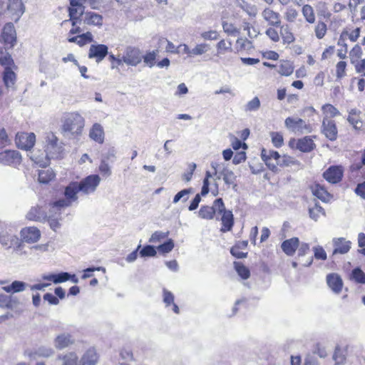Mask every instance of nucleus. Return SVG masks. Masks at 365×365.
Returning a JSON list of instances; mask_svg holds the SVG:
<instances>
[{"label": "nucleus", "mask_w": 365, "mask_h": 365, "mask_svg": "<svg viewBox=\"0 0 365 365\" xmlns=\"http://www.w3.org/2000/svg\"><path fill=\"white\" fill-rule=\"evenodd\" d=\"M78 192H81L78 188V182H71L65 188V198L60 199L52 205L49 210L48 224L53 231L56 232L61 227V210L71 206L73 202L78 200L77 194Z\"/></svg>", "instance_id": "nucleus-1"}, {"label": "nucleus", "mask_w": 365, "mask_h": 365, "mask_svg": "<svg viewBox=\"0 0 365 365\" xmlns=\"http://www.w3.org/2000/svg\"><path fill=\"white\" fill-rule=\"evenodd\" d=\"M45 153L46 155L40 156L31 152V159L40 167L45 168L50 159L58 158L63 151V147L58 143L57 137L53 133H48L46 138Z\"/></svg>", "instance_id": "nucleus-2"}, {"label": "nucleus", "mask_w": 365, "mask_h": 365, "mask_svg": "<svg viewBox=\"0 0 365 365\" xmlns=\"http://www.w3.org/2000/svg\"><path fill=\"white\" fill-rule=\"evenodd\" d=\"M62 133L64 135H78L84 127V118L78 113H70L63 117Z\"/></svg>", "instance_id": "nucleus-3"}, {"label": "nucleus", "mask_w": 365, "mask_h": 365, "mask_svg": "<svg viewBox=\"0 0 365 365\" xmlns=\"http://www.w3.org/2000/svg\"><path fill=\"white\" fill-rule=\"evenodd\" d=\"M21 0H0V15H6L15 21L24 12Z\"/></svg>", "instance_id": "nucleus-4"}, {"label": "nucleus", "mask_w": 365, "mask_h": 365, "mask_svg": "<svg viewBox=\"0 0 365 365\" xmlns=\"http://www.w3.org/2000/svg\"><path fill=\"white\" fill-rule=\"evenodd\" d=\"M224 209V202L222 198L214 200L212 206H202L198 212L200 217L206 220H212L216 213H221Z\"/></svg>", "instance_id": "nucleus-5"}, {"label": "nucleus", "mask_w": 365, "mask_h": 365, "mask_svg": "<svg viewBox=\"0 0 365 365\" xmlns=\"http://www.w3.org/2000/svg\"><path fill=\"white\" fill-rule=\"evenodd\" d=\"M143 59V53L140 49L135 46H128L125 48L123 60L128 66H136Z\"/></svg>", "instance_id": "nucleus-6"}, {"label": "nucleus", "mask_w": 365, "mask_h": 365, "mask_svg": "<svg viewBox=\"0 0 365 365\" xmlns=\"http://www.w3.org/2000/svg\"><path fill=\"white\" fill-rule=\"evenodd\" d=\"M284 124L289 130L294 133L302 134L311 132L309 125L299 118L288 117L285 119Z\"/></svg>", "instance_id": "nucleus-7"}, {"label": "nucleus", "mask_w": 365, "mask_h": 365, "mask_svg": "<svg viewBox=\"0 0 365 365\" xmlns=\"http://www.w3.org/2000/svg\"><path fill=\"white\" fill-rule=\"evenodd\" d=\"M21 163V155L17 150H6L0 152V163L14 168L17 167Z\"/></svg>", "instance_id": "nucleus-8"}, {"label": "nucleus", "mask_w": 365, "mask_h": 365, "mask_svg": "<svg viewBox=\"0 0 365 365\" xmlns=\"http://www.w3.org/2000/svg\"><path fill=\"white\" fill-rule=\"evenodd\" d=\"M101 182L98 175H91L78 182V188L84 194L93 192Z\"/></svg>", "instance_id": "nucleus-9"}, {"label": "nucleus", "mask_w": 365, "mask_h": 365, "mask_svg": "<svg viewBox=\"0 0 365 365\" xmlns=\"http://www.w3.org/2000/svg\"><path fill=\"white\" fill-rule=\"evenodd\" d=\"M0 41L4 43L6 48L14 47L16 42V34L12 23H8L4 26Z\"/></svg>", "instance_id": "nucleus-10"}, {"label": "nucleus", "mask_w": 365, "mask_h": 365, "mask_svg": "<svg viewBox=\"0 0 365 365\" xmlns=\"http://www.w3.org/2000/svg\"><path fill=\"white\" fill-rule=\"evenodd\" d=\"M344 168L341 165H331L324 172L323 177L329 182L336 184L342 180Z\"/></svg>", "instance_id": "nucleus-11"}, {"label": "nucleus", "mask_w": 365, "mask_h": 365, "mask_svg": "<svg viewBox=\"0 0 365 365\" xmlns=\"http://www.w3.org/2000/svg\"><path fill=\"white\" fill-rule=\"evenodd\" d=\"M280 155L277 151L267 150L262 148L261 152L262 160L265 163L266 165L273 172L277 171L276 163H277Z\"/></svg>", "instance_id": "nucleus-12"}, {"label": "nucleus", "mask_w": 365, "mask_h": 365, "mask_svg": "<svg viewBox=\"0 0 365 365\" xmlns=\"http://www.w3.org/2000/svg\"><path fill=\"white\" fill-rule=\"evenodd\" d=\"M361 48L358 45H356L350 51L351 62L359 73L364 72L365 70V59H361Z\"/></svg>", "instance_id": "nucleus-13"}, {"label": "nucleus", "mask_w": 365, "mask_h": 365, "mask_svg": "<svg viewBox=\"0 0 365 365\" xmlns=\"http://www.w3.org/2000/svg\"><path fill=\"white\" fill-rule=\"evenodd\" d=\"M81 14H82V18L80 19V21H82L84 24L95 26L99 28L102 26L103 21L102 15L89 11H86V12L81 11Z\"/></svg>", "instance_id": "nucleus-14"}, {"label": "nucleus", "mask_w": 365, "mask_h": 365, "mask_svg": "<svg viewBox=\"0 0 365 365\" xmlns=\"http://www.w3.org/2000/svg\"><path fill=\"white\" fill-rule=\"evenodd\" d=\"M108 48L104 44H93L88 52L89 58H95L97 63L101 62L108 54Z\"/></svg>", "instance_id": "nucleus-15"}, {"label": "nucleus", "mask_w": 365, "mask_h": 365, "mask_svg": "<svg viewBox=\"0 0 365 365\" xmlns=\"http://www.w3.org/2000/svg\"><path fill=\"white\" fill-rule=\"evenodd\" d=\"M36 135L33 133H21L16 137V144L21 149L29 150L35 144Z\"/></svg>", "instance_id": "nucleus-16"}, {"label": "nucleus", "mask_w": 365, "mask_h": 365, "mask_svg": "<svg viewBox=\"0 0 365 365\" xmlns=\"http://www.w3.org/2000/svg\"><path fill=\"white\" fill-rule=\"evenodd\" d=\"M99 354L94 347L87 349L78 359V365H96Z\"/></svg>", "instance_id": "nucleus-17"}, {"label": "nucleus", "mask_w": 365, "mask_h": 365, "mask_svg": "<svg viewBox=\"0 0 365 365\" xmlns=\"http://www.w3.org/2000/svg\"><path fill=\"white\" fill-rule=\"evenodd\" d=\"M48 216L49 215H47L46 212L39 205L32 207L26 215L29 220H34L41 222H48Z\"/></svg>", "instance_id": "nucleus-18"}, {"label": "nucleus", "mask_w": 365, "mask_h": 365, "mask_svg": "<svg viewBox=\"0 0 365 365\" xmlns=\"http://www.w3.org/2000/svg\"><path fill=\"white\" fill-rule=\"evenodd\" d=\"M21 236L24 242L34 243L39 240L41 233L39 230L36 227H30L22 229Z\"/></svg>", "instance_id": "nucleus-19"}, {"label": "nucleus", "mask_w": 365, "mask_h": 365, "mask_svg": "<svg viewBox=\"0 0 365 365\" xmlns=\"http://www.w3.org/2000/svg\"><path fill=\"white\" fill-rule=\"evenodd\" d=\"M322 132L330 140H335L337 138V128L335 123L326 118L322 122Z\"/></svg>", "instance_id": "nucleus-20"}, {"label": "nucleus", "mask_w": 365, "mask_h": 365, "mask_svg": "<svg viewBox=\"0 0 365 365\" xmlns=\"http://www.w3.org/2000/svg\"><path fill=\"white\" fill-rule=\"evenodd\" d=\"M217 214L222 215L221 221L222 227L220 229V231L222 232H226L231 230L234 225V217L232 212L231 210H226L225 206L224 205V209L222 210V212Z\"/></svg>", "instance_id": "nucleus-21"}, {"label": "nucleus", "mask_w": 365, "mask_h": 365, "mask_svg": "<svg viewBox=\"0 0 365 365\" xmlns=\"http://www.w3.org/2000/svg\"><path fill=\"white\" fill-rule=\"evenodd\" d=\"M333 245L334 246L332 253L333 255L336 254H346L351 248V242L346 241L343 237L334 238L333 240Z\"/></svg>", "instance_id": "nucleus-22"}, {"label": "nucleus", "mask_w": 365, "mask_h": 365, "mask_svg": "<svg viewBox=\"0 0 365 365\" xmlns=\"http://www.w3.org/2000/svg\"><path fill=\"white\" fill-rule=\"evenodd\" d=\"M327 283L334 292L339 293L341 291L343 282L341 278L337 274H329L327 276Z\"/></svg>", "instance_id": "nucleus-23"}, {"label": "nucleus", "mask_w": 365, "mask_h": 365, "mask_svg": "<svg viewBox=\"0 0 365 365\" xmlns=\"http://www.w3.org/2000/svg\"><path fill=\"white\" fill-rule=\"evenodd\" d=\"M299 246V240L298 237H292L291 239L286 240L281 245L282 250L288 256L294 255Z\"/></svg>", "instance_id": "nucleus-24"}, {"label": "nucleus", "mask_w": 365, "mask_h": 365, "mask_svg": "<svg viewBox=\"0 0 365 365\" xmlns=\"http://www.w3.org/2000/svg\"><path fill=\"white\" fill-rule=\"evenodd\" d=\"M316 147L315 143L311 136H305L298 139L297 141L296 148L303 153H309L313 150Z\"/></svg>", "instance_id": "nucleus-25"}, {"label": "nucleus", "mask_w": 365, "mask_h": 365, "mask_svg": "<svg viewBox=\"0 0 365 365\" xmlns=\"http://www.w3.org/2000/svg\"><path fill=\"white\" fill-rule=\"evenodd\" d=\"M220 175H222L225 183L227 185H232L234 189L237 187V176L232 170L228 168L227 166H223L222 169L220 170Z\"/></svg>", "instance_id": "nucleus-26"}, {"label": "nucleus", "mask_w": 365, "mask_h": 365, "mask_svg": "<svg viewBox=\"0 0 365 365\" xmlns=\"http://www.w3.org/2000/svg\"><path fill=\"white\" fill-rule=\"evenodd\" d=\"M262 15L264 20L268 21L270 25L274 26L280 25L279 14L273 10L267 8L262 11Z\"/></svg>", "instance_id": "nucleus-27"}, {"label": "nucleus", "mask_w": 365, "mask_h": 365, "mask_svg": "<svg viewBox=\"0 0 365 365\" xmlns=\"http://www.w3.org/2000/svg\"><path fill=\"white\" fill-rule=\"evenodd\" d=\"M90 138L98 143L104 141V130L99 123H95L90 130Z\"/></svg>", "instance_id": "nucleus-28"}, {"label": "nucleus", "mask_w": 365, "mask_h": 365, "mask_svg": "<svg viewBox=\"0 0 365 365\" xmlns=\"http://www.w3.org/2000/svg\"><path fill=\"white\" fill-rule=\"evenodd\" d=\"M361 112L356 109H352L349 112L348 121L353 125L356 130H361L364 126V123L360 118Z\"/></svg>", "instance_id": "nucleus-29"}, {"label": "nucleus", "mask_w": 365, "mask_h": 365, "mask_svg": "<svg viewBox=\"0 0 365 365\" xmlns=\"http://www.w3.org/2000/svg\"><path fill=\"white\" fill-rule=\"evenodd\" d=\"M68 41L71 43H76L80 46H83L88 43L92 42L93 37L91 32L87 31L86 33L69 38Z\"/></svg>", "instance_id": "nucleus-30"}, {"label": "nucleus", "mask_w": 365, "mask_h": 365, "mask_svg": "<svg viewBox=\"0 0 365 365\" xmlns=\"http://www.w3.org/2000/svg\"><path fill=\"white\" fill-rule=\"evenodd\" d=\"M70 274L68 272H60L58 274H51L43 275L42 278L45 280L51 281L55 284L62 283L69 280Z\"/></svg>", "instance_id": "nucleus-31"}, {"label": "nucleus", "mask_w": 365, "mask_h": 365, "mask_svg": "<svg viewBox=\"0 0 365 365\" xmlns=\"http://www.w3.org/2000/svg\"><path fill=\"white\" fill-rule=\"evenodd\" d=\"M347 355V346H337L335 349L333 359L335 361L336 364H343L346 359V356Z\"/></svg>", "instance_id": "nucleus-32"}, {"label": "nucleus", "mask_w": 365, "mask_h": 365, "mask_svg": "<svg viewBox=\"0 0 365 365\" xmlns=\"http://www.w3.org/2000/svg\"><path fill=\"white\" fill-rule=\"evenodd\" d=\"M55 177V173L52 169L41 170L38 172V180L41 183L46 184Z\"/></svg>", "instance_id": "nucleus-33"}, {"label": "nucleus", "mask_w": 365, "mask_h": 365, "mask_svg": "<svg viewBox=\"0 0 365 365\" xmlns=\"http://www.w3.org/2000/svg\"><path fill=\"white\" fill-rule=\"evenodd\" d=\"M234 267L238 275L243 279H247L250 276V269L242 263L239 262H234Z\"/></svg>", "instance_id": "nucleus-34"}, {"label": "nucleus", "mask_w": 365, "mask_h": 365, "mask_svg": "<svg viewBox=\"0 0 365 365\" xmlns=\"http://www.w3.org/2000/svg\"><path fill=\"white\" fill-rule=\"evenodd\" d=\"M16 75L11 68H5L3 80L6 87H11L14 84Z\"/></svg>", "instance_id": "nucleus-35"}, {"label": "nucleus", "mask_w": 365, "mask_h": 365, "mask_svg": "<svg viewBox=\"0 0 365 365\" xmlns=\"http://www.w3.org/2000/svg\"><path fill=\"white\" fill-rule=\"evenodd\" d=\"M237 5L245 11L249 16H255L257 14V8L254 5L249 4L244 0H237Z\"/></svg>", "instance_id": "nucleus-36"}, {"label": "nucleus", "mask_w": 365, "mask_h": 365, "mask_svg": "<svg viewBox=\"0 0 365 365\" xmlns=\"http://www.w3.org/2000/svg\"><path fill=\"white\" fill-rule=\"evenodd\" d=\"M313 194L323 202H327L330 197L329 193L322 186L319 185H316Z\"/></svg>", "instance_id": "nucleus-37"}, {"label": "nucleus", "mask_w": 365, "mask_h": 365, "mask_svg": "<svg viewBox=\"0 0 365 365\" xmlns=\"http://www.w3.org/2000/svg\"><path fill=\"white\" fill-rule=\"evenodd\" d=\"M350 279L356 283L364 284L365 274L359 267H356L352 270Z\"/></svg>", "instance_id": "nucleus-38"}, {"label": "nucleus", "mask_w": 365, "mask_h": 365, "mask_svg": "<svg viewBox=\"0 0 365 365\" xmlns=\"http://www.w3.org/2000/svg\"><path fill=\"white\" fill-rule=\"evenodd\" d=\"M302 14L305 18L306 21L310 24H313L315 21V15L313 8L308 4L304 5L302 7Z\"/></svg>", "instance_id": "nucleus-39"}, {"label": "nucleus", "mask_w": 365, "mask_h": 365, "mask_svg": "<svg viewBox=\"0 0 365 365\" xmlns=\"http://www.w3.org/2000/svg\"><path fill=\"white\" fill-rule=\"evenodd\" d=\"M192 192V188L184 189L181 191L178 192L173 198V203L176 204L180 200H182L183 202H186L189 198V195Z\"/></svg>", "instance_id": "nucleus-40"}, {"label": "nucleus", "mask_w": 365, "mask_h": 365, "mask_svg": "<svg viewBox=\"0 0 365 365\" xmlns=\"http://www.w3.org/2000/svg\"><path fill=\"white\" fill-rule=\"evenodd\" d=\"M309 214L310 218L317 221L319 214L324 215V210L318 202H315L314 207L309 208Z\"/></svg>", "instance_id": "nucleus-41"}, {"label": "nucleus", "mask_w": 365, "mask_h": 365, "mask_svg": "<svg viewBox=\"0 0 365 365\" xmlns=\"http://www.w3.org/2000/svg\"><path fill=\"white\" fill-rule=\"evenodd\" d=\"M294 68L289 61H283L277 70L278 73L282 76H288L293 73Z\"/></svg>", "instance_id": "nucleus-42"}, {"label": "nucleus", "mask_w": 365, "mask_h": 365, "mask_svg": "<svg viewBox=\"0 0 365 365\" xmlns=\"http://www.w3.org/2000/svg\"><path fill=\"white\" fill-rule=\"evenodd\" d=\"M261 103L258 97H255L251 101L247 102L245 106V110L246 112L256 111L260 108Z\"/></svg>", "instance_id": "nucleus-43"}, {"label": "nucleus", "mask_w": 365, "mask_h": 365, "mask_svg": "<svg viewBox=\"0 0 365 365\" xmlns=\"http://www.w3.org/2000/svg\"><path fill=\"white\" fill-rule=\"evenodd\" d=\"M281 36L284 43H290L294 41V37L292 33L289 31L288 26H282Z\"/></svg>", "instance_id": "nucleus-44"}, {"label": "nucleus", "mask_w": 365, "mask_h": 365, "mask_svg": "<svg viewBox=\"0 0 365 365\" xmlns=\"http://www.w3.org/2000/svg\"><path fill=\"white\" fill-rule=\"evenodd\" d=\"M158 53V50H154L148 52L145 56L143 55L144 63H146L150 68H152L155 64L156 56Z\"/></svg>", "instance_id": "nucleus-45"}, {"label": "nucleus", "mask_w": 365, "mask_h": 365, "mask_svg": "<svg viewBox=\"0 0 365 365\" xmlns=\"http://www.w3.org/2000/svg\"><path fill=\"white\" fill-rule=\"evenodd\" d=\"M62 365H78V359L75 353H69L62 358Z\"/></svg>", "instance_id": "nucleus-46"}, {"label": "nucleus", "mask_w": 365, "mask_h": 365, "mask_svg": "<svg viewBox=\"0 0 365 365\" xmlns=\"http://www.w3.org/2000/svg\"><path fill=\"white\" fill-rule=\"evenodd\" d=\"M68 10L69 17H73V18H77V19L82 18V14H81V11L83 12H86V11H85V6H76L73 7L70 5Z\"/></svg>", "instance_id": "nucleus-47"}, {"label": "nucleus", "mask_w": 365, "mask_h": 365, "mask_svg": "<svg viewBox=\"0 0 365 365\" xmlns=\"http://www.w3.org/2000/svg\"><path fill=\"white\" fill-rule=\"evenodd\" d=\"M157 254L156 250L153 245H145L140 251V256L145 257H154Z\"/></svg>", "instance_id": "nucleus-48"}, {"label": "nucleus", "mask_w": 365, "mask_h": 365, "mask_svg": "<svg viewBox=\"0 0 365 365\" xmlns=\"http://www.w3.org/2000/svg\"><path fill=\"white\" fill-rule=\"evenodd\" d=\"M314 31L317 38L322 39L327 33V25L323 21H319L315 26Z\"/></svg>", "instance_id": "nucleus-49"}, {"label": "nucleus", "mask_w": 365, "mask_h": 365, "mask_svg": "<svg viewBox=\"0 0 365 365\" xmlns=\"http://www.w3.org/2000/svg\"><path fill=\"white\" fill-rule=\"evenodd\" d=\"M174 247V242L173 240L171 239H169L166 242H165L163 244L159 245L157 249L159 252L165 254L170 252Z\"/></svg>", "instance_id": "nucleus-50"}, {"label": "nucleus", "mask_w": 365, "mask_h": 365, "mask_svg": "<svg viewBox=\"0 0 365 365\" xmlns=\"http://www.w3.org/2000/svg\"><path fill=\"white\" fill-rule=\"evenodd\" d=\"M294 160L292 158H291L290 156H288V155H283V156H279V158L278 159V161L277 163H276L277 164V165H279V166H282V167H287V166H289L291 165H293L294 164Z\"/></svg>", "instance_id": "nucleus-51"}, {"label": "nucleus", "mask_w": 365, "mask_h": 365, "mask_svg": "<svg viewBox=\"0 0 365 365\" xmlns=\"http://www.w3.org/2000/svg\"><path fill=\"white\" fill-rule=\"evenodd\" d=\"M272 142L276 148H280L284 143L282 135L277 132L271 133Z\"/></svg>", "instance_id": "nucleus-52"}, {"label": "nucleus", "mask_w": 365, "mask_h": 365, "mask_svg": "<svg viewBox=\"0 0 365 365\" xmlns=\"http://www.w3.org/2000/svg\"><path fill=\"white\" fill-rule=\"evenodd\" d=\"M168 235V232H163L162 231H156L155 232L149 239V242L152 243H155L160 242L162 240L166 238Z\"/></svg>", "instance_id": "nucleus-53"}, {"label": "nucleus", "mask_w": 365, "mask_h": 365, "mask_svg": "<svg viewBox=\"0 0 365 365\" xmlns=\"http://www.w3.org/2000/svg\"><path fill=\"white\" fill-rule=\"evenodd\" d=\"M210 49V46L207 43L197 44L194 48H192L193 56L202 55L206 53Z\"/></svg>", "instance_id": "nucleus-54"}, {"label": "nucleus", "mask_w": 365, "mask_h": 365, "mask_svg": "<svg viewBox=\"0 0 365 365\" xmlns=\"http://www.w3.org/2000/svg\"><path fill=\"white\" fill-rule=\"evenodd\" d=\"M298 16V12L296 9L289 7L284 14L285 19L289 22H294Z\"/></svg>", "instance_id": "nucleus-55"}, {"label": "nucleus", "mask_w": 365, "mask_h": 365, "mask_svg": "<svg viewBox=\"0 0 365 365\" xmlns=\"http://www.w3.org/2000/svg\"><path fill=\"white\" fill-rule=\"evenodd\" d=\"M14 236L7 233H1V235H0V244L4 247L9 246L8 248H10L11 245H9V243L14 241Z\"/></svg>", "instance_id": "nucleus-56"}, {"label": "nucleus", "mask_w": 365, "mask_h": 365, "mask_svg": "<svg viewBox=\"0 0 365 365\" xmlns=\"http://www.w3.org/2000/svg\"><path fill=\"white\" fill-rule=\"evenodd\" d=\"M314 257L317 259L325 260L327 257V253L324 248L321 246H317L313 247Z\"/></svg>", "instance_id": "nucleus-57"}, {"label": "nucleus", "mask_w": 365, "mask_h": 365, "mask_svg": "<svg viewBox=\"0 0 365 365\" xmlns=\"http://www.w3.org/2000/svg\"><path fill=\"white\" fill-rule=\"evenodd\" d=\"M0 63L5 66V68H11L14 64V61L11 55L9 53H6L0 57Z\"/></svg>", "instance_id": "nucleus-58"}, {"label": "nucleus", "mask_w": 365, "mask_h": 365, "mask_svg": "<svg viewBox=\"0 0 365 365\" xmlns=\"http://www.w3.org/2000/svg\"><path fill=\"white\" fill-rule=\"evenodd\" d=\"M116 151L114 148H110L108 150V151L102 155L101 160H105V162L108 163V161L113 162L115 158Z\"/></svg>", "instance_id": "nucleus-59"}, {"label": "nucleus", "mask_w": 365, "mask_h": 365, "mask_svg": "<svg viewBox=\"0 0 365 365\" xmlns=\"http://www.w3.org/2000/svg\"><path fill=\"white\" fill-rule=\"evenodd\" d=\"M27 286V284L21 281L15 280L11 283L13 293L23 292Z\"/></svg>", "instance_id": "nucleus-60"}, {"label": "nucleus", "mask_w": 365, "mask_h": 365, "mask_svg": "<svg viewBox=\"0 0 365 365\" xmlns=\"http://www.w3.org/2000/svg\"><path fill=\"white\" fill-rule=\"evenodd\" d=\"M346 63L345 61H339L336 64V75L338 78H341L345 75V69H346Z\"/></svg>", "instance_id": "nucleus-61"}, {"label": "nucleus", "mask_w": 365, "mask_h": 365, "mask_svg": "<svg viewBox=\"0 0 365 365\" xmlns=\"http://www.w3.org/2000/svg\"><path fill=\"white\" fill-rule=\"evenodd\" d=\"M163 302L166 307L174 303V295L173 293L165 289H163Z\"/></svg>", "instance_id": "nucleus-62"}, {"label": "nucleus", "mask_w": 365, "mask_h": 365, "mask_svg": "<svg viewBox=\"0 0 365 365\" xmlns=\"http://www.w3.org/2000/svg\"><path fill=\"white\" fill-rule=\"evenodd\" d=\"M99 170L104 176H110L111 175L110 167L108 165V163L105 162V160H101L99 165Z\"/></svg>", "instance_id": "nucleus-63"}, {"label": "nucleus", "mask_w": 365, "mask_h": 365, "mask_svg": "<svg viewBox=\"0 0 365 365\" xmlns=\"http://www.w3.org/2000/svg\"><path fill=\"white\" fill-rule=\"evenodd\" d=\"M222 28L224 31L228 34L233 35L238 32V30L232 24L226 21L222 22Z\"/></svg>", "instance_id": "nucleus-64"}]
</instances>
